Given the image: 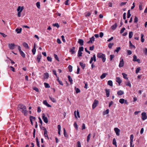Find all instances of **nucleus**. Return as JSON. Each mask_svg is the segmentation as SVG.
Here are the masks:
<instances>
[{"label": "nucleus", "instance_id": "nucleus-1", "mask_svg": "<svg viewBox=\"0 0 147 147\" xmlns=\"http://www.w3.org/2000/svg\"><path fill=\"white\" fill-rule=\"evenodd\" d=\"M18 109L20 111L25 115L28 114V111L26 110V107L24 105L20 104L18 105Z\"/></svg>", "mask_w": 147, "mask_h": 147}, {"label": "nucleus", "instance_id": "nucleus-2", "mask_svg": "<svg viewBox=\"0 0 147 147\" xmlns=\"http://www.w3.org/2000/svg\"><path fill=\"white\" fill-rule=\"evenodd\" d=\"M97 57L99 58H101L102 59V62H104L105 61L106 58L105 57V55L102 53H98L97 54Z\"/></svg>", "mask_w": 147, "mask_h": 147}, {"label": "nucleus", "instance_id": "nucleus-3", "mask_svg": "<svg viewBox=\"0 0 147 147\" xmlns=\"http://www.w3.org/2000/svg\"><path fill=\"white\" fill-rule=\"evenodd\" d=\"M98 103V100H94L92 105V108L93 109H94L96 107Z\"/></svg>", "mask_w": 147, "mask_h": 147}, {"label": "nucleus", "instance_id": "nucleus-4", "mask_svg": "<svg viewBox=\"0 0 147 147\" xmlns=\"http://www.w3.org/2000/svg\"><path fill=\"white\" fill-rule=\"evenodd\" d=\"M42 119L46 123H47L48 122V120L47 117L45 116L44 113H42Z\"/></svg>", "mask_w": 147, "mask_h": 147}, {"label": "nucleus", "instance_id": "nucleus-5", "mask_svg": "<svg viewBox=\"0 0 147 147\" xmlns=\"http://www.w3.org/2000/svg\"><path fill=\"white\" fill-rule=\"evenodd\" d=\"M133 61H137L138 63H140V61L139 59H137V56L135 55H134L133 56Z\"/></svg>", "mask_w": 147, "mask_h": 147}, {"label": "nucleus", "instance_id": "nucleus-6", "mask_svg": "<svg viewBox=\"0 0 147 147\" xmlns=\"http://www.w3.org/2000/svg\"><path fill=\"white\" fill-rule=\"evenodd\" d=\"M114 130L116 133V135L117 136H119L120 135V129L118 128L115 127L114 129Z\"/></svg>", "mask_w": 147, "mask_h": 147}, {"label": "nucleus", "instance_id": "nucleus-7", "mask_svg": "<svg viewBox=\"0 0 147 147\" xmlns=\"http://www.w3.org/2000/svg\"><path fill=\"white\" fill-rule=\"evenodd\" d=\"M142 119L143 120H144L147 118L146 113L145 112H143L141 114Z\"/></svg>", "mask_w": 147, "mask_h": 147}, {"label": "nucleus", "instance_id": "nucleus-8", "mask_svg": "<svg viewBox=\"0 0 147 147\" xmlns=\"http://www.w3.org/2000/svg\"><path fill=\"white\" fill-rule=\"evenodd\" d=\"M90 40L88 41L87 43L88 44L92 43V42L94 41L95 40V38L94 36H92V37L90 38Z\"/></svg>", "mask_w": 147, "mask_h": 147}, {"label": "nucleus", "instance_id": "nucleus-9", "mask_svg": "<svg viewBox=\"0 0 147 147\" xmlns=\"http://www.w3.org/2000/svg\"><path fill=\"white\" fill-rule=\"evenodd\" d=\"M124 63L123 60V59H122L120 61L119 65V67H123L124 65Z\"/></svg>", "mask_w": 147, "mask_h": 147}, {"label": "nucleus", "instance_id": "nucleus-10", "mask_svg": "<svg viewBox=\"0 0 147 147\" xmlns=\"http://www.w3.org/2000/svg\"><path fill=\"white\" fill-rule=\"evenodd\" d=\"M8 46L10 48V49L12 50L14 49L15 45L14 44L11 43L9 44Z\"/></svg>", "mask_w": 147, "mask_h": 147}, {"label": "nucleus", "instance_id": "nucleus-11", "mask_svg": "<svg viewBox=\"0 0 147 147\" xmlns=\"http://www.w3.org/2000/svg\"><path fill=\"white\" fill-rule=\"evenodd\" d=\"M36 43L34 44V47L33 49L32 50V53L33 55H34L36 52Z\"/></svg>", "mask_w": 147, "mask_h": 147}, {"label": "nucleus", "instance_id": "nucleus-12", "mask_svg": "<svg viewBox=\"0 0 147 147\" xmlns=\"http://www.w3.org/2000/svg\"><path fill=\"white\" fill-rule=\"evenodd\" d=\"M43 103L44 105H45L48 107H51V106L48 103L46 100H44L43 101Z\"/></svg>", "mask_w": 147, "mask_h": 147}, {"label": "nucleus", "instance_id": "nucleus-13", "mask_svg": "<svg viewBox=\"0 0 147 147\" xmlns=\"http://www.w3.org/2000/svg\"><path fill=\"white\" fill-rule=\"evenodd\" d=\"M84 40L82 39H79L78 43H79L80 45L83 46L84 45Z\"/></svg>", "mask_w": 147, "mask_h": 147}, {"label": "nucleus", "instance_id": "nucleus-14", "mask_svg": "<svg viewBox=\"0 0 147 147\" xmlns=\"http://www.w3.org/2000/svg\"><path fill=\"white\" fill-rule=\"evenodd\" d=\"M49 77V74L48 73H46L44 74V79H48Z\"/></svg>", "mask_w": 147, "mask_h": 147}, {"label": "nucleus", "instance_id": "nucleus-15", "mask_svg": "<svg viewBox=\"0 0 147 147\" xmlns=\"http://www.w3.org/2000/svg\"><path fill=\"white\" fill-rule=\"evenodd\" d=\"M116 81L120 84L122 82V80L119 77H117L116 78Z\"/></svg>", "mask_w": 147, "mask_h": 147}, {"label": "nucleus", "instance_id": "nucleus-16", "mask_svg": "<svg viewBox=\"0 0 147 147\" xmlns=\"http://www.w3.org/2000/svg\"><path fill=\"white\" fill-rule=\"evenodd\" d=\"M105 91H106V95L108 97L109 96L110 94V90L109 89H105Z\"/></svg>", "mask_w": 147, "mask_h": 147}, {"label": "nucleus", "instance_id": "nucleus-17", "mask_svg": "<svg viewBox=\"0 0 147 147\" xmlns=\"http://www.w3.org/2000/svg\"><path fill=\"white\" fill-rule=\"evenodd\" d=\"M75 47H73L72 48H71L70 49V52L72 54H74L75 53Z\"/></svg>", "mask_w": 147, "mask_h": 147}, {"label": "nucleus", "instance_id": "nucleus-18", "mask_svg": "<svg viewBox=\"0 0 147 147\" xmlns=\"http://www.w3.org/2000/svg\"><path fill=\"white\" fill-rule=\"evenodd\" d=\"M117 26V24L115 23L114 25H113L111 27V29L114 30L115 29Z\"/></svg>", "mask_w": 147, "mask_h": 147}, {"label": "nucleus", "instance_id": "nucleus-19", "mask_svg": "<svg viewBox=\"0 0 147 147\" xmlns=\"http://www.w3.org/2000/svg\"><path fill=\"white\" fill-rule=\"evenodd\" d=\"M124 93V92L123 91L120 90L119 91L117 92V94L119 95H121L123 94Z\"/></svg>", "mask_w": 147, "mask_h": 147}, {"label": "nucleus", "instance_id": "nucleus-20", "mask_svg": "<svg viewBox=\"0 0 147 147\" xmlns=\"http://www.w3.org/2000/svg\"><path fill=\"white\" fill-rule=\"evenodd\" d=\"M129 47L132 48H134V49L136 48V47L135 46L133 45L131 43V41H129Z\"/></svg>", "mask_w": 147, "mask_h": 147}, {"label": "nucleus", "instance_id": "nucleus-21", "mask_svg": "<svg viewBox=\"0 0 147 147\" xmlns=\"http://www.w3.org/2000/svg\"><path fill=\"white\" fill-rule=\"evenodd\" d=\"M107 74L106 73H104L100 76V78L101 79H103L105 77Z\"/></svg>", "mask_w": 147, "mask_h": 147}, {"label": "nucleus", "instance_id": "nucleus-22", "mask_svg": "<svg viewBox=\"0 0 147 147\" xmlns=\"http://www.w3.org/2000/svg\"><path fill=\"white\" fill-rule=\"evenodd\" d=\"M18 11V17H20L21 16V13L23 10H17Z\"/></svg>", "mask_w": 147, "mask_h": 147}, {"label": "nucleus", "instance_id": "nucleus-23", "mask_svg": "<svg viewBox=\"0 0 147 147\" xmlns=\"http://www.w3.org/2000/svg\"><path fill=\"white\" fill-rule=\"evenodd\" d=\"M113 145H115L116 147H117V142L115 138H114L113 141Z\"/></svg>", "mask_w": 147, "mask_h": 147}, {"label": "nucleus", "instance_id": "nucleus-24", "mask_svg": "<svg viewBox=\"0 0 147 147\" xmlns=\"http://www.w3.org/2000/svg\"><path fill=\"white\" fill-rule=\"evenodd\" d=\"M22 30V28H20L19 29L18 28H17L16 29V31L17 32V33H20L21 32Z\"/></svg>", "mask_w": 147, "mask_h": 147}, {"label": "nucleus", "instance_id": "nucleus-25", "mask_svg": "<svg viewBox=\"0 0 147 147\" xmlns=\"http://www.w3.org/2000/svg\"><path fill=\"white\" fill-rule=\"evenodd\" d=\"M23 45L24 46L26 49H29V47L28 44L26 42H24L23 43Z\"/></svg>", "mask_w": 147, "mask_h": 147}, {"label": "nucleus", "instance_id": "nucleus-26", "mask_svg": "<svg viewBox=\"0 0 147 147\" xmlns=\"http://www.w3.org/2000/svg\"><path fill=\"white\" fill-rule=\"evenodd\" d=\"M134 135L133 134H131L130 135V142H131V143L133 142V140L134 139Z\"/></svg>", "mask_w": 147, "mask_h": 147}, {"label": "nucleus", "instance_id": "nucleus-27", "mask_svg": "<svg viewBox=\"0 0 147 147\" xmlns=\"http://www.w3.org/2000/svg\"><path fill=\"white\" fill-rule=\"evenodd\" d=\"M80 64L82 68L84 69L85 66V64L83 63L82 62H80Z\"/></svg>", "mask_w": 147, "mask_h": 147}, {"label": "nucleus", "instance_id": "nucleus-28", "mask_svg": "<svg viewBox=\"0 0 147 147\" xmlns=\"http://www.w3.org/2000/svg\"><path fill=\"white\" fill-rule=\"evenodd\" d=\"M67 78L68 79L69 81L70 82L71 84L73 82V80L72 78H71V77L70 76H68Z\"/></svg>", "mask_w": 147, "mask_h": 147}, {"label": "nucleus", "instance_id": "nucleus-29", "mask_svg": "<svg viewBox=\"0 0 147 147\" xmlns=\"http://www.w3.org/2000/svg\"><path fill=\"white\" fill-rule=\"evenodd\" d=\"M63 134L65 137H68V135L67 134L66 130L64 128H63Z\"/></svg>", "mask_w": 147, "mask_h": 147}, {"label": "nucleus", "instance_id": "nucleus-30", "mask_svg": "<svg viewBox=\"0 0 147 147\" xmlns=\"http://www.w3.org/2000/svg\"><path fill=\"white\" fill-rule=\"evenodd\" d=\"M49 98L51 100L52 102H56V100L53 98L52 97L49 96Z\"/></svg>", "mask_w": 147, "mask_h": 147}, {"label": "nucleus", "instance_id": "nucleus-31", "mask_svg": "<svg viewBox=\"0 0 147 147\" xmlns=\"http://www.w3.org/2000/svg\"><path fill=\"white\" fill-rule=\"evenodd\" d=\"M44 85H45V87L46 88H50V86L49 85L48 83L45 82L44 83Z\"/></svg>", "mask_w": 147, "mask_h": 147}, {"label": "nucleus", "instance_id": "nucleus-32", "mask_svg": "<svg viewBox=\"0 0 147 147\" xmlns=\"http://www.w3.org/2000/svg\"><path fill=\"white\" fill-rule=\"evenodd\" d=\"M122 75H123V77L126 80H127L128 79V78L127 77V75L126 74H125L124 73H122Z\"/></svg>", "mask_w": 147, "mask_h": 147}, {"label": "nucleus", "instance_id": "nucleus-33", "mask_svg": "<svg viewBox=\"0 0 147 147\" xmlns=\"http://www.w3.org/2000/svg\"><path fill=\"white\" fill-rule=\"evenodd\" d=\"M108 84L111 86H113V82L111 80H109L108 82Z\"/></svg>", "mask_w": 147, "mask_h": 147}, {"label": "nucleus", "instance_id": "nucleus-34", "mask_svg": "<svg viewBox=\"0 0 147 147\" xmlns=\"http://www.w3.org/2000/svg\"><path fill=\"white\" fill-rule=\"evenodd\" d=\"M133 36V33L132 32H130L129 33V38H131Z\"/></svg>", "mask_w": 147, "mask_h": 147}, {"label": "nucleus", "instance_id": "nucleus-35", "mask_svg": "<svg viewBox=\"0 0 147 147\" xmlns=\"http://www.w3.org/2000/svg\"><path fill=\"white\" fill-rule=\"evenodd\" d=\"M125 102V100L123 98H121L119 100V102L121 103V104H123Z\"/></svg>", "mask_w": 147, "mask_h": 147}, {"label": "nucleus", "instance_id": "nucleus-36", "mask_svg": "<svg viewBox=\"0 0 147 147\" xmlns=\"http://www.w3.org/2000/svg\"><path fill=\"white\" fill-rule=\"evenodd\" d=\"M141 41L143 42L144 41V39L143 38L144 36V35L142 34H141Z\"/></svg>", "mask_w": 147, "mask_h": 147}, {"label": "nucleus", "instance_id": "nucleus-37", "mask_svg": "<svg viewBox=\"0 0 147 147\" xmlns=\"http://www.w3.org/2000/svg\"><path fill=\"white\" fill-rule=\"evenodd\" d=\"M140 70H141V68H140V67H138L136 69V74L138 73V72H139Z\"/></svg>", "mask_w": 147, "mask_h": 147}, {"label": "nucleus", "instance_id": "nucleus-38", "mask_svg": "<svg viewBox=\"0 0 147 147\" xmlns=\"http://www.w3.org/2000/svg\"><path fill=\"white\" fill-rule=\"evenodd\" d=\"M130 10H128V12H127V18H129L131 16V14H130Z\"/></svg>", "mask_w": 147, "mask_h": 147}, {"label": "nucleus", "instance_id": "nucleus-39", "mask_svg": "<svg viewBox=\"0 0 147 147\" xmlns=\"http://www.w3.org/2000/svg\"><path fill=\"white\" fill-rule=\"evenodd\" d=\"M68 68L69 70V71L70 72H71L72 71V67L71 65H69L68 66Z\"/></svg>", "mask_w": 147, "mask_h": 147}, {"label": "nucleus", "instance_id": "nucleus-40", "mask_svg": "<svg viewBox=\"0 0 147 147\" xmlns=\"http://www.w3.org/2000/svg\"><path fill=\"white\" fill-rule=\"evenodd\" d=\"M20 54L21 56L23 57H25V54L24 53V52L22 51L20 52Z\"/></svg>", "mask_w": 147, "mask_h": 147}, {"label": "nucleus", "instance_id": "nucleus-41", "mask_svg": "<svg viewBox=\"0 0 147 147\" xmlns=\"http://www.w3.org/2000/svg\"><path fill=\"white\" fill-rule=\"evenodd\" d=\"M53 26H56L57 28H58L59 27V26L58 23H56L53 24Z\"/></svg>", "mask_w": 147, "mask_h": 147}, {"label": "nucleus", "instance_id": "nucleus-42", "mask_svg": "<svg viewBox=\"0 0 147 147\" xmlns=\"http://www.w3.org/2000/svg\"><path fill=\"white\" fill-rule=\"evenodd\" d=\"M82 53L81 52L78 51V57L82 56Z\"/></svg>", "mask_w": 147, "mask_h": 147}, {"label": "nucleus", "instance_id": "nucleus-43", "mask_svg": "<svg viewBox=\"0 0 147 147\" xmlns=\"http://www.w3.org/2000/svg\"><path fill=\"white\" fill-rule=\"evenodd\" d=\"M114 45L113 43H109V44L108 47L109 48H111L112 46Z\"/></svg>", "mask_w": 147, "mask_h": 147}, {"label": "nucleus", "instance_id": "nucleus-44", "mask_svg": "<svg viewBox=\"0 0 147 147\" xmlns=\"http://www.w3.org/2000/svg\"><path fill=\"white\" fill-rule=\"evenodd\" d=\"M42 125H41V124H40L39 126H40V129H43L44 130L46 129V128L44 127H43Z\"/></svg>", "mask_w": 147, "mask_h": 147}, {"label": "nucleus", "instance_id": "nucleus-45", "mask_svg": "<svg viewBox=\"0 0 147 147\" xmlns=\"http://www.w3.org/2000/svg\"><path fill=\"white\" fill-rule=\"evenodd\" d=\"M84 50V48L83 47H80L79 48V49L78 51L82 52Z\"/></svg>", "mask_w": 147, "mask_h": 147}, {"label": "nucleus", "instance_id": "nucleus-46", "mask_svg": "<svg viewBox=\"0 0 147 147\" xmlns=\"http://www.w3.org/2000/svg\"><path fill=\"white\" fill-rule=\"evenodd\" d=\"M120 49H121V48L119 47H117V48L116 49H115V50L114 52H116L117 53L119 51V50H120Z\"/></svg>", "mask_w": 147, "mask_h": 147}, {"label": "nucleus", "instance_id": "nucleus-47", "mask_svg": "<svg viewBox=\"0 0 147 147\" xmlns=\"http://www.w3.org/2000/svg\"><path fill=\"white\" fill-rule=\"evenodd\" d=\"M90 135H91V134H88V135L87 136V142H88L89 141V140H90Z\"/></svg>", "mask_w": 147, "mask_h": 147}, {"label": "nucleus", "instance_id": "nucleus-48", "mask_svg": "<svg viewBox=\"0 0 147 147\" xmlns=\"http://www.w3.org/2000/svg\"><path fill=\"white\" fill-rule=\"evenodd\" d=\"M47 59L48 61L50 62L52 61V59L51 57H50L49 56L47 57Z\"/></svg>", "mask_w": 147, "mask_h": 147}, {"label": "nucleus", "instance_id": "nucleus-49", "mask_svg": "<svg viewBox=\"0 0 147 147\" xmlns=\"http://www.w3.org/2000/svg\"><path fill=\"white\" fill-rule=\"evenodd\" d=\"M9 68L13 72H15V71L14 68L12 66H10L9 67Z\"/></svg>", "mask_w": 147, "mask_h": 147}, {"label": "nucleus", "instance_id": "nucleus-50", "mask_svg": "<svg viewBox=\"0 0 147 147\" xmlns=\"http://www.w3.org/2000/svg\"><path fill=\"white\" fill-rule=\"evenodd\" d=\"M128 55H130L132 54V52L130 50H128L127 51Z\"/></svg>", "mask_w": 147, "mask_h": 147}, {"label": "nucleus", "instance_id": "nucleus-51", "mask_svg": "<svg viewBox=\"0 0 147 147\" xmlns=\"http://www.w3.org/2000/svg\"><path fill=\"white\" fill-rule=\"evenodd\" d=\"M77 147H81L80 142L78 141L77 142Z\"/></svg>", "mask_w": 147, "mask_h": 147}, {"label": "nucleus", "instance_id": "nucleus-52", "mask_svg": "<svg viewBox=\"0 0 147 147\" xmlns=\"http://www.w3.org/2000/svg\"><path fill=\"white\" fill-rule=\"evenodd\" d=\"M47 131L46 129L44 130V134L45 136V137H48L47 134Z\"/></svg>", "mask_w": 147, "mask_h": 147}, {"label": "nucleus", "instance_id": "nucleus-53", "mask_svg": "<svg viewBox=\"0 0 147 147\" xmlns=\"http://www.w3.org/2000/svg\"><path fill=\"white\" fill-rule=\"evenodd\" d=\"M115 57V55H110V60L111 61L112 59Z\"/></svg>", "mask_w": 147, "mask_h": 147}, {"label": "nucleus", "instance_id": "nucleus-54", "mask_svg": "<svg viewBox=\"0 0 147 147\" xmlns=\"http://www.w3.org/2000/svg\"><path fill=\"white\" fill-rule=\"evenodd\" d=\"M54 57L55 59L58 61H59V58L58 57L57 55L55 54H54Z\"/></svg>", "mask_w": 147, "mask_h": 147}, {"label": "nucleus", "instance_id": "nucleus-55", "mask_svg": "<svg viewBox=\"0 0 147 147\" xmlns=\"http://www.w3.org/2000/svg\"><path fill=\"white\" fill-rule=\"evenodd\" d=\"M74 126L76 129H77L78 128V125L77 123L75 122L74 123Z\"/></svg>", "mask_w": 147, "mask_h": 147}, {"label": "nucleus", "instance_id": "nucleus-56", "mask_svg": "<svg viewBox=\"0 0 147 147\" xmlns=\"http://www.w3.org/2000/svg\"><path fill=\"white\" fill-rule=\"evenodd\" d=\"M125 28H123L121 30L120 33L121 34L125 30Z\"/></svg>", "mask_w": 147, "mask_h": 147}, {"label": "nucleus", "instance_id": "nucleus-57", "mask_svg": "<svg viewBox=\"0 0 147 147\" xmlns=\"http://www.w3.org/2000/svg\"><path fill=\"white\" fill-rule=\"evenodd\" d=\"M76 93H78L79 92H80V90L78 88H76Z\"/></svg>", "mask_w": 147, "mask_h": 147}, {"label": "nucleus", "instance_id": "nucleus-58", "mask_svg": "<svg viewBox=\"0 0 147 147\" xmlns=\"http://www.w3.org/2000/svg\"><path fill=\"white\" fill-rule=\"evenodd\" d=\"M53 74L54 75H55L56 76V77L57 76V74L56 71L55 70L53 69Z\"/></svg>", "mask_w": 147, "mask_h": 147}, {"label": "nucleus", "instance_id": "nucleus-59", "mask_svg": "<svg viewBox=\"0 0 147 147\" xmlns=\"http://www.w3.org/2000/svg\"><path fill=\"white\" fill-rule=\"evenodd\" d=\"M138 18L137 17L135 16L134 18V22L135 23H136L138 22Z\"/></svg>", "mask_w": 147, "mask_h": 147}, {"label": "nucleus", "instance_id": "nucleus-60", "mask_svg": "<svg viewBox=\"0 0 147 147\" xmlns=\"http://www.w3.org/2000/svg\"><path fill=\"white\" fill-rule=\"evenodd\" d=\"M61 37L62 38V40L64 42H65V37L63 35H62L61 36Z\"/></svg>", "mask_w": 147, "mask_h": 147}, {"label": "nucleus", "instance_id": "nucleus-61", "mask_svg": "<svg viewBox=\"0 0 147 147\" xmlns=\"http://www.w3.org/2000/svg\"><path fill=\"white\" fill-rule=\"evenodd\" d=\"M104 34L102 32H100L99 34V36L100 38H102Z\"/></svg>", "mask_w": 147, "mask_h": 147}, {"label": "nucleus", "instance_id": "nucleus-62", "mask_svg": "<svg viewBox=\"0 0 147 147\" xmlns=\"http://www.w3.org/2000/svg\"><path fill=\"white\" fill-rule=\"evenodd\" d=\"M126 85L127 86H129L130 87H131V84H130V82H128L126 84Z\"/></svg>", "mask_w": 147, "mask_h": 147}, {"label": "nucleus", "instance_id": "nucleus-63", "mask_svg": "<svg viewBox=\"0 0 147 147\" xmlns=\"http://www.w3.org/2000/svg\"><path fill=\"white\" fill-rule=\"evenodd\" d=\"M0 34H1L3 36L4 38L5 37L7 36L4 33H2L1 32H0Z\"/></svg>", "mask_w": 147, "mask_h": 147}, {"label": "nucleus", "instance_id": "nucleus-64", "mask_svg": "<svg viewBox=\"0 0 147 147\" xmlns=\"http://www.w3.org/2000/svg\"><path fill=\"white\" fill-rule=\"evenodd\" d=\"M144 52L145 53L146 55L147 54V49L145 48L144 49Z\"/></svg>", "mask_w": 147, "mask_h": 147}]
</instances>
